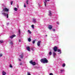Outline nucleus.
<instances>
[{
	"instance_id": "1",
	"label": "nucleus",
	"mask_w": 75,
	"mask_h": 75,
	"mask_svg": "<svg viewBox=\"0 0 75 75\" xmlns=\"http://www.w3.org/2000/svg\"><path fill=\"white\" fill-rule=\"evenodd\" d=\"M4 10V12H5V11H7V13H2V14H3L4 16H7V18H8V9H7L6 8H4L3 9Z\"/></svg>"
},
{
	"instance_id": "2",
	"label": "nucleus",
	"mask_w": 75,
	"mask_h": 75,
	"mask_svg": "<svg viewBox=\"0 0 75 75\" xmlns=\"http://www.w3.org/2000/svg\"><path fill=\"white\" fill-rule=\"evenodd\" d=\"M40 61L42 63H43V64L48 63V60L47 59L45 58L43 59H41L40 60Z\"/></svg>"
},
{
	"instance_id": "3",
	"label": "nucleus",
	"mask_w": 75,
	"mask_h": 75,
	"mask_svg": "<svg viewBox=\"0 0 75 75\" xmlns=\"http://www.w3.org/2000/svg\"><path fill=\"white\" fill-rule=\"evenodd\" d=\"M31 64H32L33 65H35V62H33V61H31L29 62Z\"/></svg>"
},
{
	"instance_id": "4",
	"label": "nucleus",
	"mask_w": 75,
	"mask_h": 75,
	"mask_svg": "<svg viewBox=\"0 0 75 75\" xmlns=\"http://www.w3.org/2000/svg\"><path fill=\"white\" fill-rule=\"evenodd\" d=\"M57 50H58V48H57V47L56 46H55L53 48V50L54 52H56V51H57Z\"/></svg>"
},
{
	"instance_id": "5",
	"label": "nucleus",
	"mask_w": 75,
	"mask_h": 75,
	"mask_svg": "<svg viewBox=\"0 0 75 75\" xmlns=\"http://www.w3.org/2000/svg\"><path fill=\"white\" fill-rule=\"evenodd\" d=\"M56 55H57V54H56V53L55 52H53V56L54 58H55V57L56 56Z\"/></svg>"
},
{
	"instance_id": "6",
	"label": "nucleus",
	"mask_w": 75,
	"mask_h": 75,
	"mask_svg": "<svg viewBox=\"0 0 75 75\" xmlns=\"http://www.w3.org/2000/svg\"><path fill=\"white\" fill-rule=\"evenodd\" d=\"M57 51L58 52H59V53H58V54H61V53H62V51L60 49H58Z\"/></svg>"
},
{
	"instance_id": "7",
	"label": "nucleus",
	"mask_w": 75,
	"mask_h": 75,
	"mask_svg": "<svg viewBox=\"0 0 75 75\" xmlns=\"http://www.w3.org/2000/svg\"><path fill=\"white\" fill-rule=\"evenodd\" d=\"M16 37V35H12L11 36H10L9 37V38H11V39H12V38H14V37Z\"/></svg>"
},
{
	"instance_id": "8",
	"label": "nucleus",
	"mask_w": 75,
	"mask_h": 75,
	"mask_svg": "<svg viewBox=\"0 0 75 75\" xmlns=\"http://www.w3.org/2000/svg\"><path fill=\"white\" fill-rule=\"evenodd\" d=\"M47 1H50V0H45V2H44V3L45 7H46L47 6V5H46V3H47Z\"/></svg>"
},
{
	"instance_id": "9",
	"label": "nucleus",
	"mask_w": 75,
	"mask_h": 75,
	"mask_svg": "<svg viewBox=\"0 0 75 75\" xmlns=\"http://www.w3.org/2000/svg\"><path fill=\"white\" fill-rule=\"evenodd\" d=\"M23 55H24V54H22L21 55H20L19 56V57L21 58V59H23Z\"/></svg>"
},
{
	"instance_id": "10",
	"label": "nucleus",
	"mask_w": 75,
	"mask_h": 75,
	"mask_svg": "<svg viewBox=\"0 0 75 75\" xmlns=\"http://www.w3.org/2000/svg\"><path fill=\"white\" fill-rule=\"evenodd\" d=\"M33 23H36V22H37V21H36V19L33 18Z\"/></svg>"
},
{
	"instance_id": "11",
	"label": "nucleus",
	"mask_w": 75,
	"mask_h": 75,
	"mask_svg": "<svg viewBox=\"0 0 75 75\" xmlns=\"http://www.w3.org/2000/svg\"><path fill=\"white\" fill-rule=\"evenodd\" d=\"M48 28L49 29V30H51V29H52V26L51 25H49L48 26Z\"/></svg>"
},
{
	"instance_id": "12",
	"label": "nucleus",
	"mask_w": 75,
	"mask_h": 75,
	"mask_svg": "<svg viewBox=\"0 0 75 75\" xmlns=\"http://www.w3.org/2000/svg\"><path fill=\"white\" fill-rule=\"evenodd\" d=\"M51 11H50L49 12V16H51L52 15V13H51Z\"/></svg>"
},
{
	"instance_id": "13",
	"label": "nucleus",
	"mask_w": 75,
	"mask_h": 75,
	"mask_svg": "<svg viewBox=\"0 0 75 75\" xmlns=\"http://www.w3.org/2000/svg\"><path fill=\"white\" fill-rule=\"evenodd\" d=\"M40 43H41V41H38L37 44L38 46H40Z\"/></svg>"
},
{
	"instance_id": "14",
	"label": "nucleus",
	"mask_w": 75,
	"mask_h": 75,
	"mask_svg": "<svg viewBox=\"0 0 75 75\" xmlns=\"http://www.w3.org/2000/svg\"><path fill=\"white\" fill-rule=\"evenodd\" d=\"M26 48L28 51H30V48L29 47H27Z\"/></svg>"
},
{
	"instance_id": "15",
	"label": "nucleus",
	"mask_w": 75,
	"mask_h": 75,
	"mask_svg": "<svg viewBox=\"0 0 75 75\" xmlns=\"http://www.w3.org/2000/svg\"><path fill=\"white\" fill-rule=\"evenodd\" d=\"M48 54H49V55L51 56V55H52V52H51V51H50L49 53H48Z\"/></svg>"
},
{
	"instance_id": "16",
	"label": "nucleus",
	"mask_w": 75,
	"mask_h": 75,
	"mask_svg": "<svg viewBox=\"0 0 75 75\" xmlns=\"http://www.w3.org/2000/svg\"><path fill=\"white\" fill-rule=\"evenodd\" d=\"M4 42V40H0V44H2V43H3Z\"/></svg>"
},
{
	"instance_id": "17",
	"label": "nucleus",
	"mask_w": 75,
	"mask_h": 75,
	"mask_svg": "<svg viewBox=\"0 0 75 75\" xmlns=\"http://www.w3.org/2000/svg\"><path fill=\"white\" fill-rule=\"evenodd\" d=\"M6 73L4 71H3L2 72V75H6Z\"/></svg>"
},
{
	"instance_id": "18",
	"label": "nucleus",
	"mask_w": 75,
	"mask_h": 75,
	"mask_svg": "<svg viewBox=\"0 0 75 75\" xmlns=\"http://www.w3.org/2000/svg\"><path fill=\"white\" fill-rule=\"evenodd\" d=\"M65 71L64 69H62L60 70V72L61 73H62V72H64Z\"/></svg>"
},
{
	"instance_id": "19",
	"label": "nucleus",
	"mask_w": 75,
	"mask_h": 75,
	"mask_svg": "<svg viewBox=\"0 0 75 75\" xmlns=\"http://www.w3.org/2000/svg\"><path fill=\"white\" fill-rule=\"evenodd\" d=\"M28 40L29 42H30V41H31V38H29L28 39Z\"/></svg>"
},
{
	"instance_id": "20",
	"label": "nucleus",
	"mask_w": 75,
	"mask_h": 75,
	"mask_svg": "<svg viewBox=\"0 0 75 75\" xmlns=\"http://www.w3.org/2000/svg\"><path fill=\"white\" fill-rule=\"evenodd\" d=\"M30 1L28 0H27L26 1V3L27 4H28V2Z\"/></svg>"
},
{
	"instance_id": "21",
	"label": "nucleus",
	"mask_w": 75,
	"mask_h": 75,
	"mask_svg": "<svg viewBox=\"0 0 75 75\" xmlns=\"http://www.w3.org/2000/svg\"><path fill=\"white\" fill-rule=\"evenodd\" d=\"M10 44L11 45H12L13 44V42L11 41L10 42Z\"/></svg>"
},
{
	"instance_id": "22",
	"label": "nucleus",
	"mask_w": 75,
	"mask_h": 75,
	"mask_svg": "<svg viewBox=\"0 0 75 75\" xmlns=\"http://www.w3.org/2000/svg\"><path fill=\"white\" fill-rule=\"evenodd\" d=\"M14 10L15 11H17V8H14Z\"/></svg>"
},
{
	"instance_id": "23",
	"label": "nucleus",
	"mask_w": 75,
	"mask_h": 75,
	"mask_svg": "<svg viewBox=\"0 0 75 75\" xmlns=\"http://www.w3.org/2000/svg\"><path fill=\"white\" fill-rule=\"evenodd\" d=\"M28 32L29 33V34H31V32L30 30H28Z\"/></svg>"
},
{
	"instance_id": "24",
	"label": "nucleus",
	"mask_w": 75,
	"mask_h": 75,
	"mask_svg": "<svg viewBox=\"0 0 75 75\" xmlns=\"http://www.w3.org/2000/svg\"><path fill=\"white\" fill-rule=\"evenodd\" d=\"M62 67H65V64H63L62 65Z\"/></svg>"
},
{
	"instance_id": "25",
	"label": "nucleus",
	"mask_w": 75,
	"mask_h": 75,
	"mask_svg": "<svg viewBox=\"0 0 75 75\" xmlns=\"http://www.w3.org/2000/svg\"><path fill=\"white\" fill-rule=\"evenodd\" d=\"M27 75H31V74H30V73H29V72H28L27 73Z\"/></svg>"
},
{
	"instance_id": "26",
	"label": "nucleus",
	"mask_w": 75,
	"mask_h": 75,
	"mask_svg": "<svg viewBox=\"0 0 75 75\" xmlns=\"http://www.w3.org/2000/svg\"><path fill=\"white\" fill-rule=\"evenodd\" d=\"M52 31L53 32H55V30L54 29H53Z\"/></svg>"
},
{
	"instance_id": "27",
	"label": "nucleus",
	"mask_w": 75,
	"mask_h": 75,
	"mask_svg": "<svg viewBox=\"0 0 75 75\" xmlns=\"http://www.w3.org/2000/svg\"><path fill=\"white\" fill-rule=\"evenodd\" d=\"M18 33H19V34H20V33H21V32H20V30H18Z\"/></svg>"
},
{
	"instance_id": "28",
	"label": "nucleus",
	"mask_w": 75,
	"mask_h": 75,
	"mask_svg": "<svg viewBox=\"0 0 75 75\" xmlns=\"http://www.w3.org/2000/svg\"><path fill=\"white\" fill-rule=\"evenodd\" d=\"M10 67L11 68H13V66H12V65H11V64L10 65Z\"/></svg>"
},
{
	"instance_id": "29",
	"label": "nucleus",
	"mask_w": 75,
	"mask_h": 75,
	"mask_svg": "<svg viewBox=\"0 0 75 75\" xmlns=\"http://www.w3.org/2000/svg\"><path fill=\"white\" fill-rule=\"evenodd\" d=\"M24 7H26V6H25V4H24Z\"/></svg>"
},
{
	"instance_id": "30",
	"label": "nucleus",
	"mask_w": 75,
	"mask_h": 75,
	"mask_svg": "<svg viewBox=\"0 0 75 75\" xmlns=\"http://www.w3.org/2000/svg\"><path fill=\"white\" fill-rule=\"evenodd\" d=\"M13 1H11V5H12V4H13Z\"/></svg>"
},
{
	"instance_id": "31",
	"label": "nucleus",
	"mask_w": 75,
	"mask_h": 75,
	"mask_svg": "<svg viewBox=\"0 0 75 75\" xmlns=\"http://www.w3.org/2000/svg\"><path fill=\"white\" fill-rule=\"evenodd\" d=\"M32 27L33 28H34V25H32Z\"/></svg>"
},
{
	"instance_id": "32",
	"label": "nucleus",
	"mask_w": 75,
	"mask_h": 75,
	"mask_svg": "<svg viewBox=\"0 0 75 75\" xmlns=\"http://www.w3.org/2000/svg\"><path fill=\"white\" fill-rule=\"evenodd\" d=\"M18 41L19 42H21V39H19Z\"/></svg>"
},
{
	"instance_id": "33",
	"label": "nucleus",
	"mask_w": 75,
	"mask_h": 75,
	"mask_svg": "<svg viewBox=\"0 0 75 75\" xmlns=\"http://www.w3.org/2000/svg\"><path fill=\"white\" fill-rule=\"evenodd\" d=\"M3 55V54H0V57H2V56Z\"/></svg>"
},
{
	"instance_id": "34",
	"label": "nucleus",
	"mask_w": 75,
	"mask_h": 75,
	"mask_svg": "<svg viewBox=\"0 0 75 75\" xmlns=\"http://www.w3.org/2000/svg\"><path fill=\"white\" fill-rule=\"evenodd\" d=\"M33 44H34V43H35V40H33Z\"/></svg>"
},
{
	"instance_id": "35",
	"label": "nucleus",
	"mask_w": 75,
	"mask_h": 75,
	"mask_svg": "<svg viewBox=\"0 0 75 75\" xmlns=\"http://www.w3.org/2000/svg\"><path fill=\"white\" fill-rule=\"evenodd\" d=\"M50 75H53L52 73H51L50 74Z\"/></svg>"
},
{
	"instance_id": "36",
	"label": "nucleus",
	"mask_w": 75,
	"mask_h": 75,
	"mask_svg": "<svg viewBox=\"0 0 75 75\" xmlns=\"http://www.w3.org/2000/svg\"><path fill=\"white\" fill-rule=\"evenodd\" d=\"M57 24H59V22H57Z\"/></svg>"
},
{
	"instance_id": "37",
	"label": "nucleus",
	"mask_w": 75,
	"mask_h": 75,
	"mask_svg": "<svg viewBox=\"0 0 75 75\" xmlns=\"http://www.w3.org/2000/svg\"><path fill=\"white\" fill-rule=\"evenodd\" d=\"M19 61H21V60L20 59H19Z\"/></svg>"
},
{
	"instance_id": "38",
	"label": "nucleus",
	"mask_w": 75,
	"mask_h": 75,
	"mask_svg": "<svg viewBox=\"0 0 75 75\" xmlns=\"http://www.w3.org/2000/svg\"><path fill=\"white\" fill-rule=\"evenodd\" d=\"M20 65H22V63H20Z\"/></svg>"
},
{
	"instance_id": "39",
	"label": "nucleus",
	"mask_w": 75,
	"mask_h": 75,
	"mask_svg": "<svg viewBox=\"0 0 75 75\" xmlns=\"http://www.w3.org/2000/svg\"><path fill=\"white\" fill-rule=\"evenodd\" d=\"M9 24V23H7V24L8 25Z\"/></svg>"
},
{
	"instance_id": "40",
	"label": "nucleus",
	"mask_w": 75,
	"mask_h": 75,
	"mask_svg": "<svg viewBox=\"0 0 75 75\" xmlns=\"http://www.w3.org/2000/svg\"><path fill=\"white\" fill-rule=\"evenodd\" d=\"M45 36H46V37H47V35H45Z\"/></svg>"
},
{
	"instance_id": "41",
	"label": "nucleus",
	"mask_w": 75,
	"mask_h": 75,
	"mask_svg": "<svg viewBox=\"0 0 75 75\" xmlns=\"http://www.w3.org/2000/svg\"><path fill=\"white\" fill-rule=\"evenodd\" d=\"M51 8H53V7H52V6H51Z\"/></svg>"
},
{
	"instance_id": "42",
	"label": "nucleus",
	"mask_w": 75,
	"mask_h": 75,
	"mask_svg": "<svg viewBox=\"0 0 75 75\" xmlns=\"http://www.w3.org/2000/svg\"><path fill=\"white\" fill-rule=\"evenodd\" d=\"M53 6V7H54V6Z\"/></svg>"
}]
</instances>
